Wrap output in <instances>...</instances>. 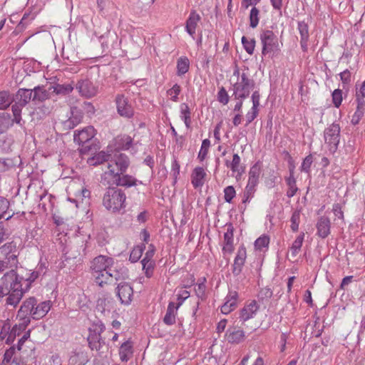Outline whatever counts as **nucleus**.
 <instances>
[{"label": "nucleus", "mask_w": 365, "mask_h": 365, "mask_svg": "<svg viewBox=\"0 0 365 365\" xmlns=\"http://www.w3.org/2000/svg\"><path fill=\"white\" fill-rule=\"evenodd\" d=\"M181 92V87L178 83H175L172 88L167 91V95L170 96V99L173 102L179 101L178 96Z\"/></svg>", "instance_id": "nucleus-46"}, {"label": "nucleus", "mask_w": 365, "mask_h": 365, "mask_svg": "<svg viewBox=\"0 0 365 365\" xmlns=\"http://www.w3.org/2000/svg\"><path fill=\"white\" fill-rule=\"evenodd\" d=\"M217 100L223 105H227L229 102V96L224 87H221L217 93Z\"/></svg>", "instance_id": "nucleus-59"}, {"label": "nucleus", "mask_w": 365, "mask_h": 365, "mask_svg": "<svg viewBox=\"0 0 365 365\" xmlns=\"http://www.w3.org/2000/svg\"><path fill=\"white\" fill-rule=\"evenodd\" d=\"M231 165L232 173H236V178H240L245 172V168L241 165V158L237 153L233 155Z\"/></svg>", "instance_id": "nucleus-33"}, {"label": "nucleus", "mask_w": 365, "mask_h": 365, "mask_svg": "<svg viewBox=\"0 0 365 365\" xmlns=\"http://www.w3.org/2000/svg\"><path fill=\"white\" fill-rule=\"evenodd\" d=\"M257 185L258 184L247 181V184L243 192L242 203L246 204L250 202L251 199L254 197Z\"/></svg>", "instance_id": "nucleus-35"}, {"label": "nucleus", "mask_w": 365, "mask_h": 365, "mask_svg": "<svg viewBox=\"0 0 365 365\" xmlns=\"http://www.w3.org/2000/svg\"><path fill=\"white\" fill-rule=\"evenodd\" d=\"M143 269L147 277H150L153 274L155 263L154 261L142 260Z\"/></svg>", "instance_id": "nucleus-47"}, {"label": "nucleus", "mask_w": 365, "mask_h": 365, "mask_svg": "<svg viewBox=\"0 0 365 365\" xmlns=\"http://www.w3.org/2000/svg\"><path fill=\"white\" fill-rule=\"evenodd\" d=\"M340 79L344 84H349L351 82V72L346 69L339 74Z\"/></svg>", "instance_id": "nucleus-63"}, {"label": "nucleus", "mask_w": 365, "mask_h": 365, "mask_svg": "<svg viewBox=\"0 0 365 365\" xmlns=\"http://www.w3.org/2000/svg\"><path fill=\"white\" fill-rule=\"evenodd\" d=\"M341 128L338 123H333L325 128L324 139L329 150L334 153L338 148L340 141Z\"/></svg>", "instance_id": "nucleus-8"}, {"label": "nucleus", "mask_w": 365, "mask_h": 365, "mask_svg": "<svg viewBox=\"0 0 365 365\" xmlns=\"http://www.w3.org/2000/svg\"><path fill=\"white\" fill-rule=\"evenodd\" d=\"M259 9L253 6L250 12L249 20H250V26L252 29H255L257 26L259 21Z\"/></svg>", "instance_id": "nucleus-41"}, {"label": "nucleus", "mask_w": 365, "mask_h": 365, "mask_svg": "<svg viewBox=\"0 0 365 365\" xmlns=\"http://www.w3.org/2000/svg\"><path fill=\"white\" fill-rule=\"evenodd\" d=\"M143 252V249L141 246L135 247L130 254L129 260L133 263L138 262L141 257Z\"/></svg>", "instance_id": "nucleus-49"}, {"label": "nucleus", "mask_w": 365, "mask_h": 365, "mask_svg": "<svg viewBox=\"0 0 365 365\" xmlns=\"http://www.w3.org/2000/svg\"><path fill=\"white\" fill-rule=\"evenodd\" d=\"M270 238L267 235H262L254 243L255 250L259 252H265L268 250Z\"/></svg>", "instance_id": "nucleus-28"}, {"label": "nucleus", "mask_w": 365, "mask_h": 365, "mask_svg": "<svg viewBox=\"0 0 365 365\" xmlns=\"http://www.w3.org/2000/svg\"><path fill=\"white\" fill-rule=\"evenodd\" d=\"M16 275L21 279L20 282L23 289L28 286V288L25 290V294L30 289L31 283L38 277V274L34 272L31 274L29 278H24V277L19 275L16 272Z\"/></svg>", "instance_id": "nucleus-39"}, {"label": "nucleus", "mask_w": 365, "mask_h": 365, "mask_svg": "<svg viewBox=\"0 0 365 365\" xmlns=\"http://www.w3.org/2000/svg\"><path fill=\"white\" fill-rule=\"evenodd\" d=\"M129 165L128 158L123 153L116 154L107 164V170L101 176V182L105 185H115L119 177L125 173Z\"/></svg>", "instance_id": "nucleus-4"}, {"label": "nucleus", "mask_w": 365, "mask_h": 365, "mask_svg": "<svg viewBox=\"0 0 365 365\" xmlns=\"http://www.w3.org/2000/svg\"><path fill=\"white\" fill-rule=\"evenodd\" d=\"M190 68V61L186 56H181L177 61V75L178 76H182L188 72Z\"/></svg>", "instance_id": "nucleus-31"}, {"label": "nucleus", "mask_w": 365, "mask_h": 365, "mask_svg": "<svg viewBox=\"0 0 365 365\" xmlns=\"http://www.w3.org/2000/svg\"><path fill=\"white\" fill-rule=\"evenodd\" d=\"M201 17L196 12L195 10H192L189 14L188 18L185 21V31L195 39V35L196 33V29L198 23L200 21Z\"/></svg>", "instance_id": "nucleus-17"}, {"label": "nucleus", "mask_w": 365, "mask_h": 365, "mask_svg": "<svg viewBox=\"0 0 365 365\" xmlns=\"http://www.w3.org/2000/svg\"><path fill=\"white\" fill-rule=\"evenodd\" d=\"M261 171V165L257 162L250 169L248 182L258 184Z\"/></svg>", "instance_id": "nucleus-36"}, {"label": "nucleus", "mask_w": 365, "mask_h": 365, "mask_svg": "<svg viewBox=\"0 0 365 365\" xmlns=\"http://www.w3.org/2000/svg\"><path fill=\"white\" fill-rule=\"evenodd\" d=\"M13 98L7 91L0 92V110L6 109L12 103Z\"/></svg>", "instance_id": "nucleus-42"}, {"label": "nucleus", "mask_w": 365, "mask_h": 365, "mask_svg": "<svg viewBox=\"0 0 365 365\" xmlns=\"http://www.w3.org/2000/svg\"><path fill=\"white\" fill-rule=\"evenodd\" d=\"M126 195L116 187H108L103 196V205L112 213H120L126 207Z\"/></svg>", "instance_id": "nucleus-6"}, {"label": "nucleus", "mask_w": 365, "mask_h": 365, "mask_svg": "<svg viewBox=\"0 0 365 365\" xmlns=\"http://www.w3.org/2000/svg\"><path fill=\"white\" fill-rule=\"evenodd\" d=\"M234 250V227L232 224L226 225V232L224 234V245L222 252L231 254Z\"/></svg>", "instance_id": "nucleus-19"}, {"label": "nucleus", "mask_w": 365, "mask_h": 365, "mask_svg": "<svg viewBox=\"0 0 365 365\" xmlns=\"http://www.w3.org/2000/svg\"><path fill=\"white\" fill-rule=\"evenodd\" d=\"M236 196V191L233 186H227L224 189V199L226 202L230 203Z\"/></svg>", "instance_id": "nucleus-50"}, {"label": "nucleus", "mask_w": 365, "mask_h": 365, "mask_svg": "<svg viewBox=\"0 0 365 365\" xmlns=\"http://www.w3.org/2000/svg\"><path fill=\"white\" fill-rule=\"evenodd\" d=\"M356 102L357 103L356 108L351 120V124L354 125L359 124L365 113V101L358 98H356Z\"/></svg>", "instance_id": "nucleus-25"}, {"label": "nucleus", "mask_w": 365, "mask_h": 365, "mask_svg": "<svg viewBox=\"0 0 365 365\" xmlns=\"http://www.w3.org/2000/svg\"><path fill=\"white\" fill-rule=\"evenodd\" d=\"M242 43L246 52L250 55H252L254 52L255 47V39H247L245 36H242Z\"/></svg>", "instance_id": "nucleus-48"}, {"label": "nucleus", "mask_w": 365, "mask_h": 365, "mask_svg": "<svg viewBox=\"0 0 365 365\" xmlns=\"http://www.w3.org/2000/svg\"><path fill=\"white\" fill-rule=\"evenodd\" d=\"M298 29L300 34V38H309L308 25L304 21L298 23Z\"/></svg>", "instance_id": "nucleus-57"}, {"label": "nucleus", "mask_w": 365, "mask_h": 365, "mask_svg": "<svg viewBox=\"0 0 365 365\" xmlns=\"http://www.w3.org/2000/svg\"><path fill=\"white\" fill-rule=\"evenodd\" d=\"M288 190L287 191V196L288 197H292L294 196L298 190V187L296 184V179L294 177H287L285 179Z\"/></svg>", "instance_id": "nucleus-40"}, {"label": "nucleus", "mask_w": 365, "mask_h": 365, "mask_svg": "<svg viewBox=\"0 0 365 365\" xmlns=\"http://www.w3.org/2000/svg\"><path fill=\"white\" fill-rule=\"evenodd\" d=\"M133 354V344L130 340L123 342L119 348V356L122 361L127 362Z\"/></svg>", "instance_id": "nucleus-23"}, {"label": "nucleus", "mask_w": 365, "mask_h": 365, "mask_svg": "<svg viewBox=\"0 0 365 365\" xmlns=\"http://www.w3.org/2000/svg\"><path fill=\"white\" fill-rule=\"evenodd\" d=\"M110 268V274L109 277H108V283L111 282L113 279L115 281H119L120 279H125L128 277V270L125 267H122L115 269Z\"/></svg>", "instance_id": "nucleus-27"}, {"label": "nucleus", "mask_w": 365, "mask_h": 365, "mask_svg": "<svg viewBox=\"0 0 365 365\" xmlns=\"http://www.w3.org/2000/svg\"><path fill=\"white\" fill-rule=\"evenodd\" d=\"M20 279L16 275V271L13 269L6 272L1 278L0 299L6 295V304L14 307L19 304L25 294V290L28 288H21Z\"/></svg>", "instance_id": "nucleus-2"}, {"label": "nucleus", "mask_w": 365, "mask_h": 365, "mask_svg": "<svg viewBox=\"0 0 365 365\" xmlns=\"http://www.w3.org/2000/svg\"><path fill=\"white\" fill-rule=\"evenodd\" d=\"M259 309V305L255 300L247 302L240 312V320L242 322H245L254 318Z\"/></svg>", "instance_id": "nucleus-11"}, {"label": "nucleus", "mask_w": 365, "mask_h": 365, "mask_svg": "<svg viewBox=\"0 0 365 365\" xmlns=\"http://www.w3.org/2000/svg\"><path fill=\"white\" fill-rule=\"evenodd\" d=\"M232 76L236 78L235 81L232 82L234 99H246L255 86V81L250 76L249 68L235 67Z\"/></svg>", "instance_id": "nucleus-3"}, {"label": "nucleus", "mask_w": 365, "mask_h": 365, "mask_svg": "<svg viewBox=\"0 0 365 365\" xmlns=\"http://www.w3.org/2000/svg\"><path fill=\"white\" fill-rule=\"evenodd\" d=\"M332 102L336 108H339L341 105L343 97H342V91L340 89H335L331 94Z\"/></svg>", "instance_id": "nucleus-53"}, {"label": "nucleus", "mask_w": 365, "mask_h": 365, "mask_svg": "<svg viewBox=\"0 0 365 365\" xmlns=\"http://www.w3.org/2000/svg\"><path fill=\"white\" fill-rule=\"evenodd\" d=\"M190 297V292L183 289L181 288L178 290L177 294V300L178 302L175 304V306H179V307L182 304L184 301Z\"/></svg>", "instance_id": "nucleus-56"}, {"label": "nucleus", "mask_w": 365, "mask_h": 365, "mask_svg": "<svg viewBox=\"0 0 365 365\" xmlns=\"http://www.w3.org/2000/svg\"><path fill=\"white\" fill-rule=\"evenodd\" d=\"M180 165L176 158H173L171 165V174L174 178V184L177 182L178 175H180Z\"/></svg>", "instance_id": "nucleus-55"}, {"label": "nucleus", "mask_w": 365, "mask_h": 365, "mask_svg": "<svg viewBox=\"0 0 365 365\" xmlns=\"http://www.w3.org/2000/svg\"><path fill=\"white\" fill-rule=\"evenodd\" d=\"M115 103L118 113L124 118H130L134 115V109L128 98L123 94H118L115 97Z\"/></svg>", "instance_id": "nucleus-10"}, {"label": "nucleus", "mask_w": 365, "mask_h": 365, "mask_svg": "<svg viewBox=\"0 0 365 365\" xmlns=\"http://www.w3.org/2000/svg\"><path fill=\"white\" fill-rule=\"evenodd\" d=\"M11 325L9 322H5L2 327L0 331V339L1 340H5L6 339L8 336L9 331L10 330Z\"/></svg>", "instance_id": "nucleus-62"}, {"label": "nucleus", "mask_w": 365, "mask_h": 365, "mask_svg": "<svg viewBox=\"0 0 365 365\" xmlns=\"http://www.w3.org/2000/svg\"><path fill=\"white\" fill-rule=\"evenodd\" d=\"M258 108L252 107L251 109L246 114V125L252 123L258 115Z\"/></svg>", "instance_id": "nucleus-60"}, {"label": "nucleus", "mask_w": 365, "mask_h": 365, "mask_svg": "<svg viewBox=\"0 0 365 365\" xmlns=\"http://www.w3.org/2000/svg\"><path fill=\"white\" fill-rule=\"evenodd\" d=\"M16 349L15 346H11L9 349H6L4 355V363H9L10 361H13V362L15 361V354L16 353Z\"/></svg>", "instance_id": "nucleus-51"}, {"label": "nucleus", "mask_w": 365, "mask_h": 365, "mask_svg": "<svg viewBox=\"0 0 365 365\" xmlns=\"http://www.w3.org/2000/svg\"><path fill=\"white\" fill-rule=\"evenodd\" d=\"M13 125L11 116L8 113L0 114V135L6 132Z\"/></svg>", "instance_id": "nucleus-32"}, {"label": "nucleus", "mask_w": 365, "mask_h": 365, "mask_svg": "<svg viewBox=\"0 0 365 365\" xmlns=\"http://www.w3.org/2000/svg\"><path fill=\"white\" fill-rule=\"evenodd\" d=\"M313 163V157L312 155H307L303 160L301 165V171L304 173H309L310 170L311 165Z\"/></svg>", "instance_id": "nucleus-58"}, {"label": "nucleus", "mask_w": 365, "mask_h": 365, "mask_svg": "<svg viewBox=\"0 0 365 365\" xmlns=\"http://www.w3.org/2000/svg\"><path fill=\"white\" fill-rule=\"evenodd\" d=\"M239 295L237 292L230 290L224 299V303L220 307L223 314H228L235 310L237 306Z\"/></svg>", "instance_id": "nucleus-12"}, {"label": "nucleus", "mask_w": 365, "mask_h": 365, "mask_svg": "<svg viewBox=\"0 0 365 365\" xmlns=\"http://www.w3.org/2000/svg\"><path fill=\"white\" fill-rule=\"evenodd\" d=\"M246 258V248L245 247L244 245H242L237 250V255L235 257L234 263L232 265V273L235 275H239L241 273Z\"/></svg>", "instance_id": "nucleus-18"}, {"label": "nucleus", "mask_w": 365, "mask_h": 365, "mask_svg": "<svg viewBox=\"0 0 365 365\" xmlns=\"http://www.w3.org/2000/svg\"><path fill=\"white\" fill-rule=\"evenodd\" d=\"M304 237V234L301 233L299 235H298L297 237L295 240L293 242V243L290 247V252H291L292 257H295L300 252L301 247L303 244Z\"/></svg>", "instance_id": "nucleus-37"}, {"label": "nucleus", "mask_w": 365, "mask_h": 365, "mask_svg": "<svg viewBox=\"0 0 365 365\" xmlns=\"http://www.w3.org/2000/svg\"><path fill=\"white\" fill-rule=\"evenodd\" d=\"M356 98H361V100H364L365 98V81L360 85L359 88L356 87Z\"/></svg>", "instance_id": "nucleus-64"}, {"label": "nucleus", "mask_w": 365, "mask_h": 365, "mask_svg": "<svg viewBox=\"0 0 365 365\" xmlns=\"http://www.w3.org/2000/svg\"><path fill=\"white\" fill-rule=\"evenodd\" d=\"M201 280L202 281L200 282L197 284V286L195 288V292L199 299L204 300L206 298V279L203 277Z\"/></svg>", "instance_id": "nucleus-43"}, {"label": "nucleus", "mask_w": 365, "mask_h": 365, "mask_svg": "<svg viewBox=\"0 0 365 365\" xmlns=\"http://www.w3.org/2000/svg\"><path fill=\"white\" fill-rule=\"evenodd\" d=\"M205 170L202 167H196L191 175V182L195 188L201 187L205 183Z\"/></svg>", "instance_id": "nucleus-22"}, {"label": "nucleus", "mask_w": 365, "mask_h": 365, "mask_svg": "<svg viewBox=\"0 0 365 365\" xmlns=\"http://www.w3.org/2000/svg\"><path fill=\"white\" fill-rule=\"evenodd\" d=\"M32 89L20 88L16 94L15 102L19 104L25 106L30 102L32 98Z\"/></svg>", "instance_id": "nucleus-26"}, {"label": "nucleus", "mask_w": 365, "mask_h": 365, "mask_svg": "<svg viewBox=\"0 0 365 365\" xmlns=\"http://www.w3.org/2000/svg\"><path fill=\"white\" fill-rule=\"evenodd\" d=\"M117 295L122 304L128 305L133 295V287L128 283H120L117 287Z\"/></svg>", "instance_id": "nucleus-16"}, {"label": "nucleus", "mask_w": 365, "mask_h": 365, "mask_svg": "<svg viewBox=\"0 0 365 365\" xmlns=\"http://www.w3.org/2000/svg\"><path fill=\"white\" fill-rule=\"evenodd\" d=\"M80 95L90 98L95 96L98 93V88L89 80H81L76 86Z\"/></svg>", "instance_id": "nucleus-13"}, {"label": "nucleus", "mask_w": 365, "mask_h": 365, "mask_svg": "<svg viewBox=\"0 0 365 365\" xmlns=\"http://www.w3.org/2000/svg\"><path fill=\"white\" fill-rule=\"evenodd\" d=\"M300 221V212L299 211L295 210L291 217V229L293 232H297L299 229V225Z\"/></svg>", "instance_id": "nucleus-54"}, {"label": "nucleus", "mask_w": 365, "mask_h": 365, "mask_svg": "<svg viewBox=\"0 0 365 365\" xmlns=\"http://www.w3.org/2000/svg\"><path fill=\"white\" fill-rule=\"evenodd\" d=\"M110 160V155L101 151L96 154L94 156L89 158L87 162L90 165L96 166L104 162H107L108 163Z\"/></svg>", "instance_id": "nucleus-30"}, {"label": "nucleus", "mask_w": 365, "mask_h": 365, "mask_svg": "<svg viewBox=\"0 0 365 365\" xmlns=\"http://www.w3.org/2000/svg\"><path fill=\"white\" fill-rule=\"evenodd\" d=\"M317 233L322 238H326L330 234L331 222L328 217L322 216L317 222Z\"/></svg>", "instance_id": "nucleus-20"}, {"label": "nucleus", "mask_w": 365, "mask_h": 365, "mask_svg": "<svg viewBox=\"0 0 365 365\" xmlns=\"http://www.w3.org/2000/svg\"><path fill=\"white\" fill-rule=\"evenodd\" d=\"M51 307V301H43L38 303L34 297L26 299L17 312L16 319L19 322L12 328L20 335L24 333L31 323V319L38 320L44 317Z\"/></svg>", "instance_id": "nucleus-1"}, {"label": "nucleus", "mask_w": 365, "mask_h": 365, "mask_svg": "<svg viewBox=\"0 0 365 365\" xmlns=\"http://www.w3.org/2000/svg\"><path fill=\"white\" fill-rule=\"evenodd\" d=\"M32 90L33 100L43 101L46 98V91L40 86H36Z\"/></svg>", "instance_id": "nucleus-52"}, {"label": "nucleus", "mask_w": 365, "mask_h": 365, "mask_svg": "<svg viewBox=\"0 0 365 365\" xmlns=\"http://www.w3.org/2000/svg\"><path fill=\"white\" fill-rule=\"evenodd\" d=\"M105 327L103 324H96L89 329L88 336V342L89 347L96 351H103L104 347L106 348L104 340L101 338V334L104 331Z\"/></svg>", "instance_id": "nucleus-9"}, {"label": "nucleus", "mask_w": 365, "mask_h": 365, "mask_svg": "<svg viewBox=\"0 0 365 365\" xmlns=\"http://www.w3.org/2000/svg\"><path fill=\"white\" fill-rule=\"evenodd\" d=\"M31 330H27L24 332L22 337L19 340L18 344L16 346L17 351H22L24 344L30 338Z\"/></svg>", "instance_id": "nucleus-61"}, {"label": "nucleus", "mask_w": 365, "mask_h": 365, "mask_svg": "<svg viewBox=\"0 0 365 365\" xmlns=\"http://www.w3.org/2000/svg\"><path fill=\"white\" fill-rule=\"evenodd\" d=\"M259 38L262 46V55H269L273 56L280 51L278 38L272 31H263L260 34Z\"/></svg>", "instance_id": "nucleus-7"}, {"label": "nucleus", "mask_w": 365, "mask_h": 365, "mask_svg": "<svg viewBox=\"0 0 365 365\" xmlns=\"http://www.w3.org/2000/svg\"><path fill=\"white\" fill-rule=\"evenodd\" d=\"M69 118L63 122V128L66 130H71L77 126L82 121L83 117L82 110L75 106L71 108Z\"/></svg>", "instance_id": "nucleus-15"}, {"label": "nucleus", "mask_w": 365, "mask_h": 365, "mask_svg": "<svg viewBox=\"0 0 365 365\" xmlns=\"http://www.w3.org/2000/svg\"><path fill=\"white\" fill-rule=\"evenodd\" d=\"M114 260L112 257L105 255H99L95 257L91 263V274L95 279V282L100 287L108 284V277H109L110 268L113 267Z\"/></svg>", "instance_id": "nucleus-5"}, {"label": "nucleus", "mask_w": 365, "mask_h": 365, "mask_svg": "<svg viewBox=\"0 0 365 365\" xmlns=\"http://www.w3.org/2000/svg\"><path fill=\"white\" fill-rule=\"evenodd\" d=\"M210 146V141L209 139H205L202 140L200 151L197 155V158L200 162L204 161V160L206 158Z\"/></svg>", "instance_id": "nucleus-44"}, {"label": "nucleus", "mask_w": 365, "mask_h": 365, "mask_svg": "<svg viewBox=\"0 0 365 365\" xmlns=\"http://www.w3.org/2000/svg\"><path fill=\"white\" fill-rule=\"evenodd\" d=\"M95 135V128L93 126H87L74 132L73 140L78 145H83L90 141Z\"/></svg>", "instance_id": "nucleus-14"}, {"label": "nucleus", "mask_w": 365, "mask_h": 365, "mask_svg": "<svg viewBox=\"0 0 365 365\" xmlns=\"http://www.w3.org/2000/svg\"><path fill=\"white\" fill-rule=\"evenodd\" d=\"M136 179L133 177L128 175H120L119 180L117 181L115 185L117 186H123V187H132L136 185Z\"/></svg>", "instance_id": "nucleus-38"}, {"label": "nucleus", "mask_w": 365, "mask_h": 365, "mask_svg": "<svg viewBox=\"0 0 365 365\" xmlns=\"http://www.w3.org/2000/svg\"><path fill=\"white\" fill-rule=\"evenodd\" d=\"M226 338L229 343L240 344L245 339V333L242 329L230 327L226 331Z\"/></svg>", "instance_id": "nucleus-21"}, {"label": "nucleus", "mask_w": 365, "mask_h": 365, "mask_svg": "<svg viewBox=\"0 0 365 365\" xmlns=\"http://www.w3.org/2000/svg\"><path fill=\"white\" fill-rule=\"evenodd\" d=\"M73 83H57L53 86V92L56 95L66 96L73 91Z\"/></svg>", "instance_id": "nucleus-34"}, {"label": "nucleus", "mask_w": 365, "mask_h": 365, "mask_svg": "<svg viewBox=\"0 0 365 365\" xmlns=\"http://www.w3.org/2000/svg\"><path fill=\"white\" fill-rule=\"evenodd\" d=\"M77 199H68L71 202L77 203L78 200H81L83 202L86 200V203L88 202L91 197V191L86 187H83L81 191L76 195Z\"/></svg>", "instance_id": "nucleus-45"}, {"label": "nucleus", "mask_w": 365, "mask_h": 365, "mask_svg": "<svg viewBox=\"0 0 365 365\" xmlns=\"http://www.w3.org/2000/svg\"><path fill=\"white\" fill-rule=\"evenodd\" d=\"M179 306H175V304L173 302H169L166 314L163 318V322L166 325H173L176 322V315Z\"/></svg>", "instance_id": "nucleus-24"}, {"label": "nucleus", "mask_w": 365, "mask_h": 365, "mask_svg": "<svg viewBox=\"0 0 365 365\" xmlns=\"http://www.w3.org/2000/svg\"><path fill=\"white\" fill-rule=\"evenodd\" d=\"M180 118L184 122L187 128H189L191 125V110L185 103L180 105Z\"/></svg>", "instance_id": "nucleus-29"}]
</instances>
